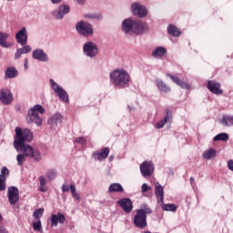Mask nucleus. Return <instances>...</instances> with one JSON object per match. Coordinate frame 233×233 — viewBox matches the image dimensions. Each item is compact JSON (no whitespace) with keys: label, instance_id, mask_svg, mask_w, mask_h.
Instances as JSON below:
<instances>
[{"label":"nucleus","instance_id":"1","mask_svg":"<svg viewBox=\"0 0 233 233\" xmlns=\"http://www.w3.org/2000/svg\"><path fill=\"white\" fill-rule=\"evenodd\" d=\"M15 132L14 147L15 150H20L23 153L16 156L18 167H23V165H25V162L26 161L25 157H30L31 159H34V161H41V152L26 144L34 139L32 131L27 128L22 129L21 127H15Z\"/></svg>","mask_w":233,"mask_h":233},{"label":"nucleus","instance_id":"2","mask_svg":"<svg viewBox=\"0 0 233 233\" xmlns=\"http://www.w3.org/2000/svg\"><path fill=\"white\" fill-rule=\"evenodd\" d=\"M122 30L125 34L128 32H134V34H144L148 30V25L145 23H142L141 20H134L127 18L122 23Z\"/></svg>","mask_w":233,"mask_h":233},{"label":"nucleus","instance_id":"3","mask_svg":"<svg viewBox=\"0 0 233 233\" xmlns=\"http://www.w3.org/2000/svg\"><path fill=\"white\" fill-rule=\"evenodd\" d=\"M110 79L115 86L127 88L130 83V75L124 69H116L110 74Z\"/></svg>","mask_w":233,"mask_h":233},{"label":"nucleus","instance_id":"4","mask_svg":"<svg viewBox=\"0 0 233 233\" xmlns=\"http://www.w3.org/2000/svg\"><path fill=\"white\" fill-rule=\"evenodd\" d=\"M45 114V108L41 105H35L33 108L29 109L26 116L27 123H35L37 127L43 125V118L39 116Z\"/></svg>","mask_w":233,"mask_h":233},{"label":"nucleus","instance_id":"5","mask_svg":"<svg viewBox=\"0 0 233 233\" xmlns=\"http://www.w3.org/2000/svg\"><path fill=\"white\" fill-rule=\"evenodd\" d=\"M147 214H152L150 207L144 205L142 208L137 209L133 223L137 228H145L147 227Z\"/></svg>","mask_w":233,"mask_h":233},{"label":"nucleus","instance_id":"6","mask_svg":"<svg viewBox=\"0 0 233 233\" xmlns=\"http://www.w3.org/2000/svg\"><path fill=\"white\" fill-rule=\"evenodd\" d=\"M49 83L56 96H58L59 99L63 101V103H68L69 98H68V93L61 87V86L57 85L54 79H50Z\"/></svg>","mask_w":233,"mask_h":233},{"label":"nucleus","instance_id":"7","mask_svg":"<svg viewBox=\"0 0 233 233\" xmlns=\"http://www.w3.org/2000/svg\"><path fill=\"white\" fill-rule=\"evenodd\" d=\"M76 32L81 35H92L94 34V28L88 22L80 21L76 24Z\"/></svg>","mask_w":233,"mask_h":233},{"label":"nucleus","instance_id":"8","mask_svg":"<svg viewBox=\"0 0 233 233\" xmlns=\"http://www.w3.org/2000/svg\"><path fill=\"white\" fill-rule=\"evenodd\" d=\"M131 10L134 15H137L140 18L147 17V15H148L147 7L140 5L139 3H133L131 5Z\"/></svg>","mask_w":233,"mask_h":233},{"label":"nucleus","instance_id":"9","mask_svg":"<svg viewBox=\"0 0 233 233\" xmlns=\"http://www.w3.org/2000/svg\"><path fill=\"white\" fill-rule=\"evenodd\" d=\"M7 198L10 205H16L19 202V189L16 187H8Z\"/></svg>","mask_w":233,"mask_h":233},{"label":"nucleus","instance_id":"10","mask_svg":"<svg viewBox=\"0 0 233 233\" xmlns=\"http://www.w3.org/2000/svg\"><path fill=\"white\" fill-rule=\"evenodd\" d=\"M116 205H119L126 214H130V212H132L134 208V204L132 203V199L128 198L119 199L116 202Z\"/></svg>","mask_w":233,"mask_h":233},{"label":"nucleus","instance_id":"11","mask_svg":"<svg viewBox=\"0 0 233 233\" xmlns=\"http://www.w3.org/2000/svg\"><path fill=\"white\" fill-rule=\"evenodd\" d=\"M0 101L4 105H11L12 101H14V95H12L10 89L4 88L0 91Z\"/></svg>","mask_w":233,"mask_h":233},{"label":"nucleus","instance_id":"12","mask_svg":"<svg viewBox=\"0 0 233 233\" xmlns=\"http://www.w3.org/2000/svg\"><path fill=\"white\" fill-rule=\"evenodd\" d=\"M15 39L18 45L25 46L28 43V32L26 27H23L20 31L15 34Z\"/></svg>","mask_w":233,"mask_h":233},{"label":"nucleus","instance_id":"13","mask_svg":"<svg viewBox=\"0 0 233 233\" xmlns=\"http://www.w3.org/2000/svg\"><path fill=\"white\" fill-rule=\"evenodd\" d=\"M140 172L144 177L152 176V172H154V164L148 161L143 162L140 165Z\"/></svg>","mask_w":233,"mask_h":233},{"label":"nucleus","instance_id":"14","mask_svg":"<svg viewBox=\"0 0 233 233\" xmlns=\"http://www.w3.org/2000/svg\"><path fill=\"white\" fill-rule=\"evenodd\" d=\"M84 53L88 57H96L97 56V46L92 42H87L84 45Z\"/></svg>","mask_w":233,"mask_h":233},{"label":"nucleus","instance_id":"15","mask_svg":"<svg viewBox=\"0 0 233 233\" xmlns=\"http://www.w3.org/2000/svg\"><path fill=\"white\" fill-rule=\"evenodd\" d=\"M208 89L212 94H216V96H221V94H223V90H221V84L214 80L208 81Z\"/></svg>","mask_w":233,"mask_h":233},{"label":"nucleus","instance_id":"16","mask_svg":"<svg viewBox=\"0 0 233 233\" xmlns=\"http://www.w3.org/2000/svg\"><path fill=\"white\" fill-rule=\"evenodd\" d=\"M10 176V170L6 167L1 168L0 175V192L6 190V179Z\"/></svg>","mask_w":233,"mask_h":233},{"label":"nucleus","instance_id":"17","mask_svg":"<svg viewBox=\"0 0 233 233\" xmlns=\"http://www.w3.org/2000/svg\"><path fill=\"white\" fill-rule=\"evenodd\" d=\"M108 154H110V147H104L100 151L94 152L92 156L97 161H104L108 157Z\"/></svg>","mask_w":233,"mask_h":233},{"label":"nucleus","instance_id":"18","mask_svg":"<svg viewBox=\"0 0 233 233\" xmlns=\"http://www.w3.org/2000/svg\"><path fill=\"white\" fill-rule=\"evenodd\" d=\"M65 221H66V218L61 212H58L57 215H52L50 218L52 227H57L59 223L60 225H64Z\"/></svg>","mask_w":233,"mask_h":233},{"label":"nucleus","instance_id":"19","mask_svg":"<svg viewBox=\"0 0 233 233\" xmlns=\"http://www.w3.org/2000/svg\"><path fill=\"white\" fill-rule=\"evenodd\" d=\"M33 59H36L37 61L46 62L48 61V56L43 49H35L32 54Z\"/></svg>","mask_w":233,"mask_h":233},{"label":"nucleus","instance_id":"20","mask_svg":"<svg viewBox=\"0 0 233 233\" xmlns=\"http://www.w3.org/2000/svg\"><path fill=\"white\" fill-rule=\"evenodd\" d=\"M70 12V6L68 5H60L58 11H55L53 14L56 17V19H63L66 14Z\"/></svg>","mask_w":233,"mask_h":233},{"label":"nucleus","instance_id":"21","mask_svg":"<svg viewBox=\"0 0 233 233\" xmlns=\"http://www.w3.org/2000/svg\"><path fill=\"white\" fill-rule=\"evenodd\" d=\"M155 195L157 199V202L163 204V201L165 199V193L163 191V186H161V184L159 183L156 184Z\"/></svg>","mask_w":233,"mask_h":233},{"label":"nucleus","instance_id":"22","mask_svg":"<svg viewBox=\"0 0 233 233\" xmlns=\"http://www.w3.org/2000/svg\"><path fill=\"white\" fill-rule=\"evenodd\" d=\"M48 125L51 127H56L61 123H63V116L60 113H56L53 115L48 120Z\"/></svg>","mask_w":233,"mask_h":233},{"label":"nucleus","instance_id":"23","mask_svg":"<svg viewBox=\"0 0 233 233\" xmlns=\"http://www.w3.org/2000/svg\"><path fill=\"white\" fill-rule=\"evenodd\" d=\"M156 85H157V88L159 90V92H164V94H168V92L171 91V88L168 85H167L166 83H164L163 80L161 79H157L155 81Z\"/></svg>","mask_w":233,"mask_h":233},{"label":"nucleus","instance_id":"24","mask_svg":"<svg viewBox=\"0 0 233 233\" xmlns=\"http://www.w3.org/2000/svg\"><path fill=\"white\" fill-rule=\"evenodd\" d=\"M167 56V48L163 46H158L152 52V57H155L156 59L165 57Z\"/></svg>","mask_w":233,"mask_h":233},{"label":"nucleus","instance_id":"25","mask_svg":"<svg viewBox=\"0 0 233 233\" xmlns=\"http://www.w3.org/2000/svg\"><path fill=\"white\" fill-rule=\"evenodd\" d=\"M29 52H32V47H30V46L25 45L24 47L18 48L16 50V53L15 54V59H19L23 54H29Z\"/></svg>","mask_w":233,"mask_h":233},{"label":"nucleus","instance_id":"26","mask_svg":"<svg viewBox=\"0 0 233 233\" xmlns=\"http://www.w3.org/2000/svg\"><path fill=\"white\" fill-rule=\"evenodd\" d=\"M170 119H172V113L170 111H167L164 119L160 120L156 124V128H163V127H165V125H167V123H168Z\"/></svg>","mask_w":233,"mask_h":233},{"label":"nucleus","instance_id":"27","mask_svg":"<svg viewBox=\"0 0 233 233\" xmlns=\"http://www.w3.org/2000/svg\"><path fill=\"white\" fill-rule=\"evenodd\" d=\"M167 33L173 37H179L181 35V30L172 24L167 26Z\"/></svg>","mask_w":233,"mask_h":233},{"label":"nucleus","instance_id":"28","mask_svg":"<svg viewBox=\"0 0 233 233\" xmlns=\"http://www.w3.org/2000/svg\"><path fill=\"white\" fill-rule=\"evenodd\" d=\"M125 189L119 183H112L108 187V192L113 194L114 192H123Z\"/></svg>","mask_w":233,"mask_h":233},{"label":"nucleus","instance_id":"29","mask_svg":"<svg viewBox=\"0 0 233 233\" xmlns=\"http://www.w3.org/2000/svg\"><path fill=\"white\" fill-rule=\"evenodd\" d=\"M8 36V34L6 33H0V46H3L4 48H9V46H12V44L6 43Z\"/></svg>","mask_w":233,"mask_h":233},{"label":"nucleus","instance_id":"30","mask_svg":"<svg viewBox=\"0 0 233 233\" xmlns=\"http://www.w3.org/2000/svg\"><path fill=\"white\" fill-rule=\"evenodd\" d=\"M221 123L225 127H233V116L224 115Z\"/></svg>","mask_w":233,"mask_h":233},{"label":"nucleus","instance_id":"31","mask_svg":"<svg viewBox=\"0 0 233 233\" xmlns=\"http://www.w3.org/2000/svg\"><path fill=\"white\" fill-rule=\"evenodd\" d=\"M17 76V69L15 67H8L5 71V78L6 79H13V77H16Z\"/></svg>","mask_w":233,"mask_h":233},{"label":"nucleus","instance_id":"32","mask_svg":"<svg viewBox=\"0 0 233 233\" xmlns=\"http://www.w3.org/2000/svg\"><path fill=\"white\" fill-rule=\"evenodd\" d=\"M216 149L209 148L203 153L202 157L204 159H212V157H216Z\"/></svg>","mask_w":233,"mask_h":233},{"label":"nucleus","instance_id":"33","mask_svg":"<svg viewBox=\"0 0 233 233\" xmlns=\"http://www.w3.org/2000/svg\"><path fill=\"white\" fill-rule=\"evenodd\" d=\"M162 210H165L166 212H176L177 210V207L174 204H163Z\"/></svg>","mask_w":233,"mask_h":233},{"label":"nucleus","instance_id":"34","mask_svg":"<svg viewBox=\"0 0 233 233\" xmlns=\"http://www.w3.org/2000/svg\"><path fill=\"white\" fill-rule=\"evenodd\" d=\"M44 213H45V208H43L35 209L33 213V218H35V219H36L37 221H40L41 218H43Z\"/></svg>","mask_w":233,"mask_h":233},{"label":"nucleus","instance_id":"35","mask_svg":"<svg viewBox=\"0 0 233 233\" xmlns=\"http://www.w3.org/2000/svg\"><path fill=\"white\" fill-rule=\"evenodd\" d=\"M214 141H228V134L227 133H220L214 137Z\"/></svg>","mask_w":233,"mask_h":233},{"label":"nucleus","instance_id":"36","mask_svg":"<svg viewBox=\"0 0 233 233\" xmlns=\"http://www.w3.org/2000/svg\"><path fill=\"white\" fill-rule=\"evenodd\" d=\"M46 176L47 179H50V181H52V179H56V177L57 176V173L54 169H49L46 172Z\"/></svg>","mask_w":233,"mask_h":233},{"label":"nucleus","instance_id":"37","mask_svg":"<svg viewBox=\"0 0 233 233\" xmlns=\"http://www.w3.org/2000/svg\"><path fill=\"white\" fill-rule=\"evenodd\" d=\"M86 17H88L89 19H103V15L100 13H95V14H88L85 15Z\"/></svg>","mask_w":233,"mask_h":233},{"label":"nucleus","instance_id":"38","mask_svg":"<svg viewBox=\"0 0 233 233\" xmlns=\"http://www.w3.org/2000/svg\"><path fill=\"white\" fill-rule=\"evenodd\" d=\"M167 77H170V79L173 81V83H175L176 85H180V83H181V80H180V78L179 77H177V76H173V75H171L170 73H167Z\"/></svg>","mask_w":233,"mask_h":233},{"label":"nucleus","instance_id":"39","mask_svg":"<svg viewBox=\"0 0 233 233\" xmlns=\"http://www.w3.org/2000/svg\"><path fill=\"white\" fill-rule=\"evenodd\" d=\"M34 230H37V232H41L42 227H41V220H38L33 224Z\"/></svg>","mask_w":233,"mask_h":233},{"label":"nucleus","instance_id":"40","mask_svg":"<svg viewBox=\"0 0 233 233\" xmlns=\"http://www.w3.org/2000/svg\"><path fill=\"white\" fill-rule=\"evenodd\" d=\"M75 143H78L79 145H86V138L83 137H79L76 138Z\"/></svg>","mask_w":233,"mask_h":233},{"label":"nucleus","instance_id":"41","mask_svg":"<svg viewBox=\"0 0 233 233\" xmlns=\"http://www.w3.org/2000/svg\"><path fill=\"white\" fill-rule=\"evenodd\" d=\"M178 86H181V88H185V90H190V85L187 82H183L181 80L180 84H178Z\"/></svg>","mask_w":233,"mask_h":233},{"label":"nucleus","instance_id":"42","mask_svg":"<svg viewBox=\"0 0 233 233\" xmlns=\"http://www.w3.org/2000/svg\"><path fill=\"white\" fill-rule=\"evenodd\" d=\"M141 190L143 193L148 192V190H150V187H148V185H147V184H143L141 187Z\"/></svg>","mask_w":233,"mask_h":233},{"label":"nucleus","instance_id":"43","mask_svg":"<svg viewBox=\"0 0 233 233\" xmlns=\"http://www.w3.org/2000/svg\"><path fill=\"white\" fill-rule=\"evenodd\" d=\"M39 181H40V185H42V186H46V178H45V177L40 176L39 177Z\"/></svg>","mask_w":233,"mask_h":233},{"label":"nucleus","instance_id":"44","mask_svg":"<svg viewBox=\"0 0 233 233\" xmlns=\"http://www.w3.org/2000/svg\"><path fill=\"white\" fill-rule=\"evenodd\" d=\"M62 192H70V187L68 185H63Z\"/></svg>","mask_w":233,"mask_h":233},{"label":"nucleus","instance_id":"45","mask_svg":"<svg viewBox=\"0 0 233 233\" xmlns=\"http://www.w3.org/2000/svg\"><path fill=\"white\" fill-rule=\"evenodd\" d=\"M228 168L233 172V160L228 161Z\"/></svg>","mask_w":233,"mask_h":233},{"label":"nucleus","instance_id":"46","mask_svg":"<svg viewBox=\"0 0 233 233\" xmlns=\"http://www.w3.org/2000/svg\"><path fill=\"white\" fill-rule=\"evenodd\" d=\"M39 190L40 192H46L48 190V187H46V186L40 185Z\"/></svg>","mask_w":233,"mask_h":233},{"label":"nucleus","instance_id":"47","mask_svg":"<svg viewBox=\"0 0 233 233\" xmlns=\"http://www.w3.org/2000/svg\"><path fill=\"white\" fill-rule=\"evenodd\" d=\"M72 197L77 201L80 199L79 194H77V192L72 193Z\"/></svg>","mask_w":233,"mask_h":233},{"label":"nucleus","instance_id":"48","mask_svg":"<svg viewBox=\"0 0 233 233\" xmlns=\"http://www.w3.org/2000/svg\"><path fill=\"white\" fill-rule=\"evenodd\" d=\"M70 191H71V194H74L76 193V186L74 184H71L70 185Z\"/></svg>","mask_w":233,"mask_h":233},{"label":"nucleus","instance_id":"49","mask_svg":"<svg viewBox=\"0 0 233 233\" xmlns=\"http://www.w3.org/2000/svg\"><path fill=\"white\" fill-rule=\"evenodd\" d=\"M0 233H8V230L5 227H0Z\"/></svg>","mask_w":233,"mask_h":233},{"label":"nucleus","instance_id":"50","mask_svg":"<svg viewBox=\"0 0 233 233\" xmlns=\"http://www.w3.org/2000/svg\"><path fill=\"white\" fill-rule=\"evenodd\" d=\"M189 181H190V185H192V186L196 185V180L194 179V177H191L189 178Z\"/></svg>","mask_w":233,"mask_h":233},{"label":"nucleus","instance_id":"51","mask_svg":"<svg viewBox=\"0 0 233 233\" xmlns=\"http://www.w3.org/2000/svg\"><path fill=\"white\" fill-rule=\"evenodd\" d=\"M25 70L28 68V58H25Z\"/></svg>","mask_w":233,"mask_h":233},{"label":"nucleus","instance_id":"52","mask_svg":"<svg viewBox=\"0 0 233 233\" xmlns=\"http://www.w3.org/2000/svg\"><path fill=\"white\" fill-rule=\"evenodd\" d=\"M51 2H52L54 5H57V3H61V0H51Z\"/></svg>","mask_w":233,"mask_h":233},{"label":"nucleus","instance_id":"53","mask_svg":"<svg viewBox=\"0 0 233 233\" xmlns=\"http://www.w3.org/2000/svg\"><path fill=\"white\" fill-rule=\"evenodd\" d=\"M77 3H79V5H83V3H85V0H77Z\"/></svg>","mask_w":233,"mask_h":233},{"label":"nucleus","instance_id":"54","mask_svg":"<svg viewBox=\"0 0 233 233\" xmlns=\"http://www.w3.org/2000/svg\"><path fill=\"white\" fill-rule=\"evenodd\" d=\"M1 219H3V216H1V214H0V221H1Z\"/></svg>","mask_w":233,"mask_h":233}]
</instances>
